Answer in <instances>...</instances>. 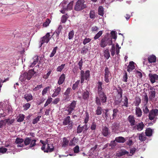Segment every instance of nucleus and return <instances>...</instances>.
<instances>
[{"instance_id": "nucleus-1", "label": "nucleus", "mask_w": 158, "mask_h": 158, "mask_svg": "<svg viewBox=\"0 0 158 158\" xmlns=\"http://www.w3.org/2000/svg\"><path fill=\"white\" fill-rule=\"evenodd\" d=\"M98 96H96L95 98V102L98 106H101L102 103L104 104L106 102L107 97L104 92L98 93Z\"/></svg>"}, {"instance_id": "nucleus-2", "label": "nucleus", "mask_w": 158, "mask_h": 158, "mask_svg": "<svg viewBox=\"0 0 158 158\" xmlns=\"http://www.w3.org/2000/svg\"><path fill=\"white\" fill-rule=\"evenodd\" d=\"M112 44L111 38H109L106 36H104L101 39L99 45L101 48H104L107 45H111Z\"/></svg>"}, {"instance_id": "nucleus-3", "label": "nucleus", "mask_w": 158, "mask_h": 158, "mask_svg": "<svg viewBox=\"0 0 158 158\" xmlns=\"http://www.w3.org/2000/svg\"><path fill=\"white\" fill-rule=\"evenodd\" d=\"M85 3L84 0H78L75 6V10L77 11H80L86 8V6L84 4Z\"/></svg>"}, {"instance_id": "nucleus-4", "label": "nucleus", "mask_w": 158, "mask_h": 158, "mask_svg": "<svg viewBox=\"0 0 158 158\" xmlns=\"http://www.w3.org/2000/svg\"><path fill=\"white\" fill-rule=\"evenodd\" d=\"M77 105V101L73 100L70 104H69L66 107L65 111L68 112L67 115L70 114L74 111Z\"/></svg>"}, {"instance_id": "nucleus-5", "label": "nucleus", "mask_w": 158, "mask_h": 158, "mask_svg": "<svg viewBox=\"0 0 158 158\" xmlns=\"http://www.w3.org/2000/svg\"><path fill=\"white\" fill-rule=\"evenodd\" d=\"M104 71V81L106 83H110L112 79V75L108 68L106 67Z\"/></svg>"}, {"instance_id": "nucleus-6", "label": "nucleus", "mask_w": 158, "mask_h": 158, "mask_svg": "<svg viewBox=\"0 0 158 158\" xmlns=\"http://www.w3.org/2000/svg\"><path fill=\"white\" fill-rule=\"evenodd\" d=\"M63 124L64 126L68 125L69 128L70 129L72 128L73 123L72 121L71 120L70 116H67L64 119Z\"/></svg>"}, {"instance_id": "nucleus-7", "label": "nucleus", "mask_w": 158, "mask_h": 158, "mask_svg": "<svg viewBox=\"0 0 158 158\" xmlns=\"http://www.w3.org/2000/svg\"><path fill=\"white\" fill-rule=\"evenodd\" d=\"M71 89L69 87L65 91L63 94V100L66 101H68L70 99V92Z\"/></svg>"}, {"instance_id": "nucleus-8", "label": "nucleus", "mask_w": 158, "mask_h": 158, "mask_svg": "<svg viewBox=\"0 0 158 158\" xmlns=\"http://www.w3.org/2000/svg\"><path fill=\"white\" fill-rule=\"evenodd\" d=\"M157 115H158V110L157 109H152L149 112V119L150 120H152L154 119L156 116Z\"/></svg>"}, {"instance_id": "nucleus-9", "label": "nucleus", "mask_w": 158, "mask_h": 158, "mask_svg": "<svg viewBox=\"0 0 158 158\" xmlns=\"http://www.w3.org/2000/svg\"><path fill=\"white\" fill-rule=\"evenodd\" d=\"M50 35L49 33H47L46 35L43 37H42L41 39V40L40 42V47H41L42 45L45 43H48V42H49L50 38Z\"/></svg>"}, {"instance_id": "nucleus-10", "label": "nucleus", "mask_w": 158, "mask_h": 158, "mask_svg": "<svg viewBox=\"0 0 158 158\" xmlns=\"http://www.w3.org/2000/svg\"><path fill=\"white\" fill-rule=\"evenodd\" d=\"M46 148L44 150H42L44 152H53L54 150V147L53 146V144L52 143H47Z\"/></svg>"}, {"instance_id": "nucleus-11", "label": "nucleus", "mask_w": 158, "mask_h": 158, "mask_svg": "<svg viewBox=\"0 0 158 158\" xmlns=\"http://www.w3.org/2000/svg\"><path fill=\"white\" fill-rule=\"evenodd\" d=\"M148 77L151 82L152 84L158 80V75L156 74L149 73L148 74Z\"/></svg>"}, {"instance_id": "nucleus-12", "label": "nucleus", "mask_w": 158, "mask_h": 158, "mask_svg": "<svg viewBox=\"0 0 158 158\" xmlns=\"http://www.w3.org/2000/svg\"><path fill=\"white\" fill-rule=\"evenodd\" d=\"M145 125L143 122H141L137 124L133 127V130H137L138 131H142Z\"/></svg>"}, {"instance_id": "nucleus-13", "label": "nucleus", "mask_w": 158, "mask_h": 158, "mask_svg": "<svg viewBox=\"0 0 158 158\" xmlns=\"http://www.w3.org/2000/svg\"><path fill=\"white\" fill-rule=\"evenodd\" d=\"M89 70L86 71L85 74L84 75H81V83H82L84 82L85 79L87 80L89 77Z\"/></svg>"}, {"instance_id": "nucleus-14", "label": "nucleus", "mask_w": 158, "mask_h": 158, "mask_svg": "<svg viewBox=\"0 0 158 158\" xmlns=\"http://www.w3.org/2000/svg\"><path fill=\"white\" fill-rule=\"evenodd\" d=\"M128 120L130 123V125L133 127L135 125V118L133 115H130L128 118Z\"/></svg>"}, {"instance_id": "nucleus-15", "label": "nucleus", "mask_w": 158, "mask_h": 158, "mask_svg": "<svg viewBox=\"0 0 158 158\" xmlns=\"http://www.w3.org/2000/svg\"><path fill=\"white\" fill-rule=\"evenodd\" d=\"M79 141V139L77 137H74L69 142V146H74L77 144Z\"/></svg>"}, {"instance_id": "nucleus-16", "label": "nucleus", "mask_w": 158, "mask_h": 158, "mask_svg": "<svg viewBox=\"0 0 158 158\" xmlns=\"http://www.w3.org/2000/svg\"><path fill=\"white\" fill-rule=\"evenodd\" d=\"M134 64V63L133 61L130 62L129 65L127 67V70L128 72H130L132 71L135 69Z\"/></svg>"}, {"instance_id": "nucleus-17", "label": "nucleus", "mask_w": 158, "mask_h": 158, "mask_svg": "<svg viewBox=\"0 0 158 158\" xmlns=\"http://www.w3.org/2000/svg\"><path fill=\"white\" fill-rule=\"evenodd\" d=\"M89 91H88L87 90H85L82 93V98L85 100H88L89 97Z\"/></svg>"}, {"instance_id": "nucleus-18", "label": "nucleus", "mask_w": 158, "mask_h": 158, "mask_svg": "<svg viewBox=\"0 0 158 158\" xmlns=\"http://www.w3.org/2000/svg\"><path fill=\"white\" fill-rule=\"evenodd\" d=\"M135 115L137 117H140L142 115V111L139 107H136L135 108Z\"/></svg>"}, {"instance_id": "nucleus-19", "label": "nucleus", "mask_w": 158, "mask_h": 158, "mask_svg": "<svg viewBox=\"0 0 158 158\" xmlns=\"http://www.w3.org/2000/svg\"><path fill=\"white\" fill-rule=\"evenodd\" d=\"M119 126L120 123H119L114 122L112 124V130L113 131L115 132L118 130Z\"/></svg>"}, {"instance_id": "nucleus-20", "label": "nucleus", "mask_w": 158, "mask_h": 158, "mask_svg": "<svg viewBox=\"0 0 158 158\" xmlns=\"http://www.w3.org/2000/svg\"><path fill=\"white\" fill-rule=\"evenodd\" d=\"M102 134L105 137H107L109 135V131L108 128L106 126L103 127L102 129Z\"/></svg>"}, {"instance_id": "nucleus-21", "label": "nucleus", "mask_w": 158, "mask_h": 158, "mask_svg": "<svg viewBox=\"0 0 158 158\" xmlns=\"http://www.w3.org/2000/svg\"><path fill=\"white\" fill-rule=\"evenodd\" d=\"M115 140L118 143H123L125 142L126 139L123 137L119 136L115 138Z\"/></svg>"}, {"instance_id": "nucleus-22", "label": "nucleus", "mask_w": 158, "mask_h": 158, "mask_svg": "<svg viewBox=\"0 0 158 158\" xmlns=\"http://www.w3.org/2000/svg\"><path fill=\"white\" fill-rule=\"evenodd\" d=\"M61 90V88L60 87H58L56 89L55 91L53 94H52V96L54 98L57 96L59 95Z\"/></svg>"}, {"instance_id": "nucleus-23", "label": "nucleus", "mask_w": 158, "mask_h": 158, "mask_svg": "<svg viewBox=\"0 0 158 158\" xmlns=\"http://www.w3.org/2000/svg\"><path fill=\"white\" fill-rule=\"evenodd\" d=\"M65 76L64 74H62L60 77L58 81V83L59 85H61L63 83L65 79Z\"/></svg>"}, {"instance_id": "nucleus-24", "label": "nucleus", "mask_w": 158, "mask_h": 158, "mask_svg": "<svg viewBox=\"0 0 158 158\" xmlns=\"http://www.w3.org/2000/svg\"><path fill=\"white\" fill-rule=\"evenodd\" d=\"M24 98L27 102L31 101L33 99V97L31 94H25L24 95Z\"/></svg>"}, {"instance_id": "nucleus-25", "label": "nucleus", "mask_w": 158, "mask_h": 158, "mask_svg": "<svg viewBox=\"0 0 158 158\" xmlns=\"http://www.w3.org/2000/svg\"><path fill=\"white\" fill-rule=\"evenodd\" d=\"M62 29V26L60 25L59 26L58 28L54 32V34H55L56 37H59V34L61 32Z\"/></svg>"}, {"instance_id": "nucleus-26", "label": "nucleus", "mask_w": 158, "mask_h": 158, "mask_svg": "<svg viewBox=\"0 0 158 158\" xmlns=\"http://www.w3.org/2000/svg\"><path fill=\"white\" fill-rule=\"evenodd\" d=\"M98 93L104 92L103 90V89L102 87V83L101 81H98Z\"/></svg>"}, {"instance_id": "nucleus-27", "label": "nucleus", "mask_w": 158, "mask_h": 158, "mask_svg": "<svg viewBox=\"0 0 158 158\" xmlns=\"http://www.w3.org/2000/svg\"><path fill=\"white\" fill-rule=\"evenodd\" d=\"M148 60L150 63H154L156 61V58L154 55H151L148 57Z\"/></svg>"}, {"instance_id": "nucleus-28", "label": "nucleus", "mask_w": 158, "mask_h": 158, "mask_svg": "<svg viewBox=\"0 0 158 158\" xmlns=\"http://www.w3.org/2000/svg\"><path fill=\"white\" fill-rule=\"evenodd\" d=\"M33 61L32 63L30 65L31 67H33L38 62L39 58L38 56H35L33 58Z\"/></svg>"}, {"instance_id": "nucleus-29", "label": "nucleus", "mask_w": 158, "mask_h": 158, "mask_svg": "<svg viewBox=\"0 0 158 158\" xmlns=\"http://www.w3.org/2000/svg\"><path fill=\"white\" fill-rule=\"evenodd\" d=\"M150 95L149 96V98L150 100H152L156 97V91L154 90V91H150L149 92Z\"/></svg>"}, {"instance_id": "nucleus-30", "label": "nucleus", "mask_w": 158, "mask_h": 158, "mask_svg": "<svg viewBox=\"0 0 158 158\" xmlns=\"http://www.w3.org/2000/svg\"><path fill=\"white\" fill-rule=\"evenodd\" d=\"M152 130L150 128H147L145 131L146 135L147 136H151L152 135Z\"/></svg>"}, {"instance_id": "nucleus-31", "label": "nucleus", "mask_w": 158, "mask_h": 158, "mask_svg": "<svg viewBox=\"0 0 158 158\" xmlns=\"http://www.w3.org/2000/svg\"><path fill=\"white\" fill-rule=\"evenodd\" d=\"M104 14V8L102 6H100L98 8V14L103 16Z\"/></svg>"}, {"instance_id": "nucleus-32", "label": "nucleus", "mask_w": 158, "mask_h": 158, "mask_svg": "<svg viewBox=\"0 0 158 158\" xmlns=\"http://www.w3.org/2000/svg\"><path fill=\"white\" fill-rule=\"evenodd\" d=\"M146 136L144 135L143 133L139 134V139L141 141H145L146 139Z\"/></svg>"}, {"instance_id": "nucleus-33", "label": "nucleus", "mask_w": 158, "mask_h": 158, "mask_svg": "<svg viewBox=\"0 0 158 158\" xmlns=\"http://www.w3.org/2000/svg\"><path fill=\"white\" fill-rule=\"evenodd\" d=\"M63 142L62 143V147H65L67 146L69 143V141L66 138L64 137L63 138Z\"/></svg>"}, {"instance_id": "nucleus-34", "label": "nucleus", "mask_w": 158, "mask_h": 158, "mask_svg": "<svg viewBox=\"0 0 158 158\" xmlns=\"http://www.w3.org/2000/svg\"><path fill=\"white\" fill-rule=\"evenodd\" d=\"M102 110V108L100 106H98L95 111L96 114L98 115L101 114Z\"/></svg>"}, {"instance_id": "nucleus-35", "label": "nucleus", "mask_w": 158, "mask_h": 158, "mask_svg": "<svg viewBox=\"0 0 158 158\" xmlns=\"http://www.w3.org/2000/svg\"><path fill=\"white\" fill-rule=\"evenodd\" d=\"M104 56L106 60H108L110 57V53L108 49H106L105 50Z\"/></svg>"}, {"instance_id": "nucleus-36", "label": "nucleus", "mask_w": 158, "mask_h": 158, "mask_svg": "<svg viewBox=\"0 0 158 158\" xmlns=\"http://www.w3.org/2000/svg\"><path fill=\"white\" fill-rule=\"evenodd\" d=\"M124 97L125 98V99L124 100V101L123 102V104L122 105V106H124L126 107H127L128 106V99L127 97L126 96H124Z\"/></svg>"}, {"instance_id": "nucleus-37", "label": "nucleus", "mask_w": 158, "mask_h": 158, "mask_svg": "<svg viewBox=\"0 0 158 158\" xmlns=\"http://www.w3.org/2000/svg\"><path fill=\"white\" fill-rule=\"evenodd\" d=\"M18 118L17 121L19 122H22L23 121L25 118V115L23 114H20L17 117Z\"/></svg>"}, {"instance_id": "nucleus-38", "label": "nucleus", "mask_w": 158, "mask_h": 158, "mask_svg": "<svg viewBox=\"0 0 158 158\" xmlns=\"http://www.w3.org/2000/svg\"><path fill=\"white\" fill-rule=\"evenodd\" d=\"M87 127V125L85 124L83 126L80 127V125H79L77 128V133H80L82 132L83 131V129L84 127Z\"/></svg>"}, {"instance_id": "nucleus-39", "label": "nucleus", "mask_w": 158, "mask_h": 158, "mask_svg": "<svg viewBox=\"0 0 158 158\" xmlns=\"http://www.w3.org/2000/svg\"><path fill=\"white\" fill-rule=\"evenodd\" d=\"M143 110L144 114H148V113H149L150 111L148 109V108L147 106V104H145L144 105L143 107Z\"/></svg>"}, {"instance_id": "nucleus-40", "label": "nucleus", "mask_w": 158, "mask_h": 158, "mask_svg": "<svg viewBox=\"0 0 158 158\" xmlns=\"http://www.w3.org/2000/svg\"><path fill=\"white\" fill-rule=\"evenodd\" d=\"M117 92L118 93V95L120 96V98H122L123 96V90L121 87L119 86L118 88L116 89Z\"/></svg>"}, {"instance_id": "nucleus-41", "label": "nucleus", "mask_w": 158, "mask_h": 158, "mask_svg": "<svg viewBox=\"0 0 158 158\" xmlns=\"http://www.w3.org/2000/svg\"><path fill=\"white\" fill-rule=\"evenodd\" d=\"M31 138L29 137H27L26 138L25 140H24V143L25 145V146H27L28 145L30 144L31 142Z\"/></svg>"}, {"instance_id": "nucleus-42", "label": "nucleus", "mask_w": 158, "mask_h": 158, "mask_svg": "<svg viewBox=\"0 0 158 158\" xmlns=\"http://www.w3.org/2000/svg\"><path fill=\"white\" fill-rule=\"evenodd\" d=\"M103 34L102 31H99L94 37V39L95 40L99 38Z\"/></svg>"}, {"instance_id": "nucleus-43", "label": "nucleus", "mask_w": 158, "mask_h": 158, "mask_svg": "<svg viewBox=\"0 0 158 158\" xmlns=\"http://www.w3.org/2000/svg\"><path fill=\"white\" fill-rule=\"evenodd\" d=\"M23 141L24 139H23L17 137L15 139V143L16 144H21Z\"/></svg>"}, {"instance_id": "nucleus-44", "label": "nucleus", "mask_w": 158, "mask_h": 158, "mask_svg": "<svg viewBox=\"0 0 158 158\" xmlns=\"http://www.w3.org/2000/svg\"><path fill=\"white\" fill-rule=\"evenodd\" d=\"M68 17L67 16V14H66L63 15L61 19V22L62 23H65L68 19Z\"/></svg>"}, {"instance_id": "nucleus-45", "label": "nucleus", "mask_w": 158, "mask_h": 158, "mask_svg": "<svg viewBox=\"0 0 158 158\" xmlns=\"http://www.w3.org/2000/svg\"><path fill=\"white\" fill-rule=\"evenodd\" d=\"M113 114H112L113 118L112 119H113L116 117L117 115V113L118 112L119 110L117 108H115L113 110Z\"/></svg>"}, {"instance_id": "nucleus-46", "label": "nucleus", "mask_w": 158, "mask_h": 158, "mask_svg": "<svg viewBox=\"0 0 158 158\" xmlns=\"http://www.w3.org/2000/svg\"><path fill=\"white\" fill-rule=\"evenodd\" d=\"M80 80H78L73 84L72 87V88L73 90H75L76 89L78 88V85L80 83Z\"/></svg>"}, {"instance_id": "nucleus-47", "label": "nucleus", "mask_w": 158, "mask_h": 158, "mask_svg": "<svg viewBox=\"0 0 158 158\" xmlns=\"http://www.w3.org/2000/svg\"><path fill=\"white\" fill-rule=\"evenodd\" d=\"M52 98L50 97H49L46 102L45 103L44 107H45L49 104L52 102Z\"/></svg>"}, {"instance_id": "nucleus-48", "label": "nucleus", "mask_w": 158, "mask_h": 158, "mask_svg": "<svg viewBox=\"0 0 158 158\" xmlns=\"http://www.w3.org/2000/svg\"><path fill=\"white\" fill-rule=\"evenodd\" d=\"M50 88L51 87L48 86L44 88L42 91V95L44 96L46 94L48 91L49 90Z\"/></svg>"}, {"instance_id": "nucleus-49", "label": "nucleus", "mask_w": 158, "mask_h": 158, "mask_svg": "<svg viewBox=\"0 0 158 158\" xmlns=\"http://www.w3.org/2000/svg\"><path fill=\"white\" fill-rule=\"evenodd\" d=\"M89 115L88 113L87 112H86L85 113V116L84 119V123L85 124H86L88 122L89 120Z\"/></svg>"}, {"instance_id": "nucleus-50", "label": "nucleus", "mask_w": 158, "mask_h": 158, "mask_svg": "<svg viewBox=\"0 0 158 158\" xmlns=\"http://www.w3.org/2000/svg\"><path fill=\"white\" fill-rule=\"evenodd\" d=\"M141 102V99L139 97H136L135 98V106L138 107Z\"/></svg>"}, {"instance_id": "nucleus-51", "label": "nucleus", "mask_w": 158, "mask_h": 158, "mask_svg": "<svg viewBox=\"0 0 158 158\" xmlns=\"http://www.w3.org/2000/svg\"><path fill=\"white\" fill-rule=\"evenodd\" d=\"M23 75L24 77L26 79H27L28 80H30L32 77L28 73H24L23 74Z\"/></svg>"}, {"instance_id": "nucleus-52", "label": "nucleus", "mask_w": 158, "mask_h": 158, "mask_svg": "<svg viewBox=\"0 0 158 158\" xmlns=\"http://www.w3.org/2000/svg\"><path fill=\"white\" fill-rule=\"evenodd\" d=\"M36 140L35 139L31 140L30 144V148H32L36 145Z\"/></svg>"}, {"instance_id": "nucleus-53", "label": "nucleus", "mask_w": 158, "mask_h": 158, "mask_svg": "<svg viewBox=\"0 0 158 158\" xmlns=\"http://www.w3.org/2000/svg\"><path fill=\"white\" fill-rule=\"evenodd\" d=\"M5 121H6V124L7 123V125H10L14 122L15 119H5Z\"/></svg>"}, {"instance_id": "nucleus-54", "label": "nucleus", "mask_w": 158, "mask_h": 158, "mask_svg": "<svg viewBox=\"0 0 158 158\" xmlns=\"http://www.w3.org/2000/svg\"><path fill=\"white\" fill-rule=\"evenodd\" d=\"M74 35V31L73 30L69 32L68 34V38L69 40H71L73 37Z\"/></svg>"}, {"instance_id": "nucleus-55", "label": "nucleus", "mask_w": 158, "mask_h": 158, "mask_svg": "<svg viewBox=\"0 0 158 158\" xmlns=\"http://www.w3.org/2000/svg\"><path fill=\"white\" fill-rule=\"evenodd\" d=\"M50 22L51 21L49 19H46L45 22H44L43 24V26L45 27H47L49 25V24L50 23Z\"/></svg>"}, {"instance_id": "nucleus-56", "label": "nucleus", "mask_w": 158, "mask_h": 158, "mask_svg": "<svg viewBox=\"0 0 158 158\" xmlns=\"http://www.w3.org/2000/svg\"><path fill=\"white\" fill-rule=\"evenodd\" d=\"M58 48L56 46L53 49L52 52L51 53L50 55V57H52L56 53V51L57 49V48Z\"/></svg>"}, {"instance_id": "nucleus-57", "label": "nucleus", "mask_w": 158, "mask_h": 158, "mask_svg": "<svg viewBox=\"0 0 158 158\" xmlns=\"http://www.w3.org/2000/svg\"><path fill=\"white\" fill-rule=\"evenodd\" d=\"M89 17L91 19H94L95 18V15L94 11H90L89 13Z\"/></svg>"}, {"instance_id": "nucleus-58", "label": "nucleus", "mask_w": 158, "mask_h": 158, "mask_svg": "<svg viewBox=\"0 0 158 158\" xmlns=\"http://www.w3.org/2000/svg\"><path fill=\"white\" fill-rule=\"evenodd\" d=\"M74 152L75 153H78L80 152L79 147V146L77 145L73 148Z\"/></svg>"}, {"instance_id": "nucleus-59", "label": "nucleus", "mask_w": 158, "mask_h": 158, "mask_svg": "<svg viewBox=\"0 0 158 158\" xmlns=\"http://www.w3.org/2000/svg\"><path fill=\"white\" fill-rule=\"evenodd\" d=\"M41 117V116H39L35 118L33 120L32 123L33 124H35L37 123L39 121L40 118Z\"/></svg>"}, {"instance_id": "nucleus-60", "label": "nucleus", "mask_w": 158, "mask_h": 158, "mask_svg": "<svg viewBox=\"0 0 158 158\" xmlns=\"http://www.w3.org/2000/svg\"><path fill=\"white\" fill-rule=\"evenodd\" d=\"M128 76L126 72H125L124 75L123 77V81L125 82H127V81Z\"/></svg>"}, {"instance_id": "nucleus-61", "label": "nucleus", "mask_w": 158, "mask_h": 158, "mask_svg": "<svg viewBox=\"0 0 158 158\" xmlns=\"http://www.w3.org/2000/svg\"><path fill=\"white\" fill-rule=\"evenodd\" d=\"M65 66V64H62L61 65L59 66L56 69V71L58 72H61L64 68Z\"/></svg>"}, {"instance_id": "nucleus-62", "label": "nucleus", "mask_w": 158, "mask_h": 158, "mask_svg": "<svg viewBox=\"0 0 158 158\" xmlns=\"http://www.w3.org/2000/svg\"><path fill=\"white\" fill-rule=\"evenodd\" d=\"M97 127V124L95 122H93L92 123L91 127L90 129L92 130H96Z\"/></svg>"}, {"instance_id": "nucleus-63", "label": "nucleus", "mask_w": 158, "mask_h": 158, "mask_svg": "<svg viewBox=\"0 0 158 158\" xmlns=\"http://www.w3.org/2000/svg\"><path fill=\"white\" fill-rule=\"evenodd\" d=\"M126 154L129 155V152L125 150H123L120 152L119 156H122Z\"/></svg>"}, {"instance_id": "nucleus-64", "label": "nucleus", "mask_w": 158, "mask_h": 158, "mask_svg": "<svg viewBox=\"0 0 158 158\" xmlns=\"http://www.w3.org/2000/svg\"><path fill=\"white\" fill-rule=\"evenodd\" d=\"M91 40V39L89 38H85L83 40V43L84 45L89 43Z\"/></svg>"}]
</instances>
